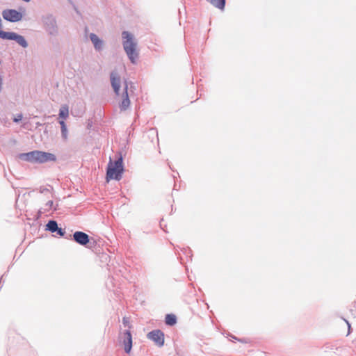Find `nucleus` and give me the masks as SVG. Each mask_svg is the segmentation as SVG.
I'll use <instances>...</instances> for the list:
<instances>
[{
    "label": "nucleus",
    "mask_w": 356,
    "mask_h": 356,
    "mask_svg": "<svg viewBox=\"0 0 356 356\" xmlns=\"http://www.w3.org/2000/svg\"><path fill=\"white\" fill-rule=\"evenodd\" d=\"M69 238H72L76 243L86 246L90 241V236L81 231H76L72 235H69Z\"/></svg>",
    "instance_id": "nucleus-9"
},
{
    "label": "nucleus",
    "mask_w": 356,
    "mask_h": 356,
    "mask_svg": "<svg viewBox=\"0 0 356 356\" xmlns=\"http://www.w3.org/2000/svg\"><path fill=\"white\" fill-rule=\"evenodd\" d=\"M41 19L43 28L49 35L55 37L58 35L57 21L52 14L42 15Z\"/></svg>",
    "instance_id": "nucleus-4"
},
{
    "label": "nucleus",
    "mask_w": 356,
    "mask_h": 356,
    "mask_svg": "<svg viewBox=\"0 0 356 356\" xmlns=\"http://www.w3.org/2000/svg\"><path fill=\"white\" fill-rule=\"evenodd\" d=\"M46 213V211H44V210H43V208L40 209L39 211H38V217H40L42 216V214Z\"/></svg>",
    "instance_id": "nucleus-22"
},
{
    "label": "nucleus",
    "mask_w": 356,
    "mask_h": 356,
    "mask_svg": "<svg viewBox=\"0 0 356 356\" xmlns=\"http://www.w3.org/2000/svg\"><path fill=\"white\" fill-rule=\"evenodd\" d=\"M59 124H60L61 136L64 140H66L68 135V130L66 124L63 120H60Z\"/></svg>",
    "instance_id": "nucleus-16"
},
{
    "label": "nucleus",
    "mask_w": 356,
    "mask_h": 356,
    "mask_svg": "<svg viewBox=\"0 0 356 356\" xmlns=\"http://www.w3.org/2000/svg\"><path fill=\"white\" fill-rule=\"evenodd\" d=\"M122 323H123V325L124 326L130 327L129 326V319L127 317H123V318H122Z\"/></svg>",
    "instance_id": "nucleus-19"
},
{
    "label": "nucleus",
    "mask_w": 356,
    "mask_h": 356,
    "mask_svg": "<svg viewBox=\"0 0 356 356\" xmlns=\"http://www.w3.org/2000/svg\"><path fill=\"white\" fill-rule=\"evenodd\" d=\"M3 81V76L0 74V92L2 90Z\"/></svg>",
    "instance_id": "nucleus-21"
},
{
    "label": "nucleus",
    "mask_w": 356,
    "mask_h": 356,
    "mask_svg": "<svg viewBox=\"0 0 356 356\" xmlns=\"http://www.w3.org/2000/svg\"><path fill=\"white\" fill-rule=\"evenodd\" d=\"M184 252L185 254H188V253H191V250L189 248H184Z\"/></svg>",
    "instance_id": "nucleus-23"
},
{
    "label": "nucleus",
    "mask_w": 356,
    "mask_h": 356,
    "mask_svg": "<svg viewBox=\"0 0 356 356\" xmlns=\"http://www.w3.org/2000/svg\"><path fill=\"white\" fill-rule=\"evenodd\" d=\"M14 121H15V122H18V121H19V120H17V119H15V120H14Z\"/></svg>",
    "instance_id": "nucleus-27"
},
{
    "label": "nucleus",
    "mask_w": 356,
    "mask_h": 356,
    "mask_svg": "<svg viewBox=\"0 0 356 356\" xmlns=\"http://www.w3.org/2000/svg\"><path fill=\"white\" fill-rule=\"evenodd\" d=\"M125 86L122 92V98L119 104V107L122 111H126L130 106V99L128 95V84L125 82Z\"/></svg>",
    "instance_id": "nucleus-10"
},
{
    "label": "nucleus",
    "mask_w": 356,
    "mask_h": 356,
    "mask_svg": "<svg viewBox=\"0 0 356 356\" xmlns=\"http://www.w3.org/2000/svg\"><path fill=\"white\" fill-rule=\"evenodd\" d=\"M53 204H54V202L52 200L48 201L45 204L44 207L43 208V210H44V211H46V212L49 211L52 208Z\"/></svg>",
    "instance_id": "nucleus-18"
},
{
    "label": "nucleus",
    "mask_w": 356,
    "mask_h": 356,
    "mask_svg": "<svg viewBox=\"0 0 356 356\" xmlns=\"http://www.w3.org/2000/svg\"><path fill=\"white\" fill-rule=\"evenodd\" d=\"M45 226L46 230L51 233H55L60 236L65 237V238L69 239L68 236H65V230L62 227H58V222L56 220H49Z\"/></svg>",
    "instance_id": "nucleus-8"
},
{
    "label": "nucleus",
    "mask_w": 356,
    "mask_h": 356,
    "mask_svg": "<svg viewBox=\"0 0 356 356\" xmlns=\"http://www.w3.org/2000/svg\"><path fill=\"white\" fill-rule=\"evenodd\" d=\"M122 39V46L128 58L132 64H136L139 53L136 50L137 42L135 40L134 35L127 31H123Z\"/></svg>",
    "instance_id": "nucleus-2"
},
{
    "label": "nucleus",
    "mask_w": 356,
    "mask_h": 356,
    "mask_svg": "<svg viewBox=\"0 0 356 356\" xmlns=\"http://www.w3.org/2000/svg\"><path fill=\"white\" fill-rule=\"evenodd\" d=\"M3 18L9 22L15 23L19 22L23 18V13L15 9H5L1 13Z\"/></svg>",
    "instance_id": "nucleus-5"
},
{
    "label": "nucleus",
    "mask_w": 356,
    "mask_h": 356,
    "mask_svg": "<svg viewBox=\"0 0 356 356\" xmlns=\"http://www.w3.org/2000/svg\"><path fill=\"white\" fill-rule=\"evenodd\" d=\"M239 341L243 342V339H238Z\"/></svg>",
    "instance_id": "nucleus-28"
},
{
    "label": "nucleus",
    "mask_w": 356,
    "mask_h": 356,
    "mask_svg": "<svg viewBox=\"0 0 356 356\" xmlns=\"http://www.w3.org/2000/svg\"><path fill=\"white\" fill-rule=\"evenodd\" d=\"M165 323L169 326H173L177 323V316L173 314H168L165 317Z\"/></svg>",
    "instance_id": "nucleus-15"
},
{
    "label": "nucleus",
    "mask_w": 356,
    "mask_h": 356,
    "mask_svg": "<svg viewBox=\"0 0 356 356\" xmlns=\"http://www.w3.org/2000/svg\"><path fill=\"white\" fill-rule=\"evenodd\" d=\"M147 337L159 347L164 345V333L161 330H154L147 334Z\"/></svg>",
    "instance_id": "nucleus-7"
},
{
    "label": "nucleus",
    "mask_w": 356,
    "mask_h": 356,
    "mask_svg": "<svg viewBox=\"0 0 356 356\" xmlns=\"http://www.w3.org/2000/svg\"><path fill=\"white\" fill-rule=\"evenodd\" d=\"M123 334V344L124 346V352L129 354L130 353L133 346L132 335L129 330H125Z\"/></svg>",
    "instance_id": "nucleus-11"
},
{
    "label": "nucleus",
    "mask_w": 356,
    "mask_h": 356,
    "mask_svg": "<svg viewBox=\"0 0 356 356\" xmlns=\"http://www.w3.org/2000/svg\"><path fill=\"white\" fill-rule=\"evenodd\" d=\"M232 337L234 339H237V338L236 337H234V336H232Z\"/></svg>",
    "instance_id": "nucleus-26"
},
{
    "label": "nucleus",
    "mask_w": 356,
    "mask_h": 356,
    "mask_svg": "<svg viewBox=\"0 0 356 356\" xmlns=\"http://www.w3.org/2000/svg\"><path fill=\"white\" fill-rule=\"evenodd\" d=\"M3 38L2 40L15 41L19 46L23 48H26L29 46L28 42L25 38L15 32L7 31L6 33H3Z\"/></svg>",
    "instance_id": "nucleus-6"
},
{
    "label": "nucleus",
    "mask_w": 356,
    "mask_h": 356,
    "mask_svg": "<svg viewBox=\"0 0 356 356\" xmlns=\"http://www.w3.org/2000/svg\"><path fill=\"white\" fill-rule=\"evenodd\" d=\"M124 170L123 158L122 154H120L114 162L111 159L108 164L106 175V181H108L111 179L120 181L122 179Z\"/></svg>",
    "instance_id": "nucleus-3"
},
{
    "label": "nucleus",
    "mask_w": 356,
    "mask_h": 356,
    "mask_svg": "<svg viewBox=\"0 0 356 356\" xmlns=\"http://www.w3.org/2000/svg\"><path fill=\"white\" fill-rule=\"evenodd\" d=\"M111 86L116 95H119L120 89V77L115 72H112L110 74Z\"/></svg>",
    "instance_id": "nucleus-12"
},
{
    "label": "nucleus",
    "mask_w": 356,
    "mask_h": 356,
    "mask_svg": "<svg viewBox=\"0 0 356 356\" xmlns=\"http://www.w3.org/2000/svg\"><path fill=\"white\" fill-rule=\"evenodd\" d=\"M2 280H3V277L1 276V277H0V283H1V282H2Z\"/></svg>",
    "instance_id": "nucleus-25"
},
{
    "label": "nucleus",
    "mask_w": 356,
    "mask_h": 356,
    "mask_svg": "<svg viewBox=\"0 0 356 356\" xmlns=\"http://www.w3.org/2000/svg\"><path fill=\"white\" fill-rule=\"evenodd\" d=\"M17 157L21 161L33 163H44L56 161V156L55 154L39 150H33L26 153H20L17 154Z\"/></svg>",
    "instance_id": "nucleus-1"
},
{
    "label": "nucleus",
    "mask_w": 356,
    "mask_h": 356,
    "mask_svg": "<svg viewBox=\"0 0 356 356\" xmlns=\"http://www.w3.org/2000/svg\"><path fill=\"white\" fill-rule=\"evenodd\" d=\"M347 325H348V334H349L350 333V330H351V327H350V324L349 323V322L348 321H346Z\"/></svg>",
    "instance_id": "nucleus-24"
},
{
    "label": "nucleus",
    "mask_w": 356,
    "mask_h": 356,
    "mask_svg": "<svg viewBox=\"0 0 356 356\" xmlns=\"http://www.w3.org/2000/svg\"><path fill=\"white\" fill-rule=\"evenodd\" d=\"M47 192H49V190L47 188L44 187V186H41L40 188V193H47Z\"/></svg>",
    "instance_id": "nucleus-20"
},
{
    "label": "nucleus",
    "mask_w": 356,
    "mask_h": 356,
    "mask_svg": "<svg viewBox=\"0 0 356 356\" xmlns=\"http://www.w3.org/2000/svg\"><path fill=\"white\" fill-rule=\"evenodd\" d=\"M208 2H209L212 6L214 7L221 10H224L226 3V0H207Z\"/></svg>",
    "instance_id": "nucleus-14"
},
{
    "label": "nucleus",
    "mask_w": 356,
    "mask_h": 356,
    "mask_svg": "<svg viewBox=\"0 0 356 356\" xmlns=\"http://www.w3.org/2000/svg\"><path fill=\"white\" fill-rule=\"evenodd\" d=\"M59 118L63 120L66 119L69 115V108L67 105L62 106L59 109Z\"/></svg>",
    "instance_id": "nucleus-17"
},
{
    "label": "nucleus",
    "mask_w": 356,
    "mask_h": 356,
    "mask_svg": "<svg viewBox=\"0 0 356 356\" xmlns=\"http://www.w3.org/2000/svg\"><path fill=\"white\" fill-rule=\"evenodd\" d=\"M90 40L93 44L94 48L96 51H100L103 49L104 42L95 33H91L89 35Z\"/></svg>",
    "instance_id": "nucleus-13"
}]
</instances>
